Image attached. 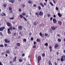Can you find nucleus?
Returning <instances> with one entry per match:
<instances>
[{"label":"nucleus","mask_w":65,"mask_h":65,"mask_svg":"<svg viewBox=\"0 0 65 65\" xmlns=\"http://www.w3.org/2000/svg\"><path fill=\"white\" fill-rule=\"evenodd\" d=\"M7 25L8 27H11V26H12V25L11 24V23L10 22H7Z\"/></svg>","instance_id":"6"},{"label":"nucleus","mask_w":65,"mask_h":65,"mask_svg":"<svg viewBox=\"0 0 65 65\" xmlns=\"http://www.w3.org/2000/svg\"><path fill=\"white\" fill-rule=\"evenodd\" d=\"M22 57H24L25 56V54L24 53L22 54Z\"/></svg>","instance_id":"51"},{"label":"nucleus","mask_w":65,"mask_h":65,"mask_svg":"<svg viewBox=\"0 0 65 65\" xmlns=\"http://www.w3.org/2000/svg\"><path fill=\"white\" fill-rule=\"evenodd\" d=\"M19 12H21V11H22V10L21 9H19Z\"/></svg>","instance_id":"46"},{"label":"nucleus","mask_w":65,"mask_h":65,"mask_svg":"<svg viewBox=\"0 0 65 65\" xmlns=\"http://www.w3.org/2000/svg\"><path fill=\"white\" fill-rule=\"evenodd\" d=\"M14 18L13 17H12L10 18L9 19L10 20H14Z\"/></svg>","instance_id":"30"},{"label":"nucleus","mask_w":65,"mask_h":65,"mask_svg":"<svg viewBox=\"0 0 65 65\" xmlns=\"http://www.w3.org/2000/svg\"><path fill=\"white\" fill-rule=\"evenodd\" d=\"M53 17L54 18H56V15L55 14H54L53 15Z\"/></svg>","instance_id":"56"},{"label":"nucleus","mask_w":65,"mask_h":65,"mask_svg":"<svg viewBox=\"0 0 65 65\" xmlns=\"http://www.w3.org/2000/svg\"><path fill=\"white\" fill-rule=\"evenodd\" d=\"M2 33L1 32H0V35H2Z\"/></svg>","instance_id":"61"},{"label":"nucleus","mask_w":65,"mask_h":65,"mask_svg":"<svg viewBox=\"0 0 65 65\" xmlns=\"http://www.w3.org/2000/svg\"><path fill=\"white\" fill-rule=\"evenodd\" d=\"M14 36H15V35L16 34V33H15L14 34Z\"/></svg>","instance_id":"64"},{"label":"nucleus","mask_w":65,"mask_h":65,"mask_svg":"<svg viewBox=\"0 0 65 65\" xmlns=\"http://www.w3.org/2000/svg\"><path fill=\"white\" fill-rule=\"evenodd\" d=\"M57 36H58V37H60V34H58L57 35Z\"/></svg>","instance_id":"58"},{"label":"nucleus","mask_w":65,"mask_h":65,"mask_svg":"<svg viewBox=\"0 0 65 65\" xmlns=\"http://www.w3.org/2000/svg\"><path fill=\"white\" fill-rule=\"evenodd\" d=\"M13 29L14 30H15L16 28H15V27H13Z\"/></svg>","instance_id":"52"},{"label":"nucleus","mask_w":65,"mask_h":65,"mask_svg":"<svg viewBox=\"0 0 65 65\" xmlns=\"http://www.w3.org/2000/svg\"><path fill=\"white\" fill-rule=\"evenodd\" d=\"M0 47H4V46L3 44H1L0 45Z\"/></svg>","instance_id":"37"},{"label":"nucleus","mask_w":65,"mask_h":65,"mask_svg":"<svg viewBox=\"0 0 65 65\" xmlns=\"http://www.w3.org/2000/svg\"><path fill=\"white\" fill-rule=\"evenodd\" d=\"M36 7V5L35 4H34V6H33V7Z\"/></svg>","instance_id":"49"},{"label":"nucleus","mask_w":65,"mask_h":65,"mask_svg":"<svg viewBox=\"0 0 65 65\" xmlns=\"http://www.w3.org/2000/svg\"><path fill=\"white\" fill-rule=\"evenodd\" d=\"M35 14L36 15H37V17H39V15H40L42 16V15H43V12L40 11L39 13V14H38V13L37 12H36L35 13Z\"/></svg>","instance_id":"1"},{"label":"nucleus","mask_w":65,"mask_h":65,"mask_svg":"<svg viewBox=\"0 0 65 65\" xmlns=\"http://www.w3.org/2000/svg\"><path fill=\"white\" fill-rule=\"evenodd\" d=\"M50 4L51 5H52V6H54V4H53V3H52V2H50Z\"/></svg>","instance_id":"35"},{"label":"nucleus","mask_w":65,"mask_h":65,"mask_svg":"<svg viewBox=\"0 0 65 65\" xmlns=\"http://www.w3.org/2000/svg\"><path fill=\"white\" fill-rule=\"evenodd\" d=\"M24 61H26V58H24Z\"/></svg>","instance_id":"63"},{"label":"nucleus","mask_w":65,"mask_h":65,"mask_svg":"<svg viewBox=\"0 0 65 65\" xmlns=\"http://www.w3.org/2000/svg\"><path fill=\"white\" fill-rule=\"evenodd\" d=\"M52 21L53 22V23L54 24H56L57 22V20H56V19L55 18H54L53 19Z\"/></svg>","instance_id":"10"},{"label":"nucleus","mask_w":65,"mask_h":65,"mask_svg":"<svg viewBox=\"0 0 65 65\" xmlns=\"http://www.w3.org/2000/svg\"><path fill=\"white\" fill-rule=\"evenodd\" d=\"M22 7L23 8L25 7V5L24 4H22Z\"/></svg>","instance_id":"36"},{"label":"nucleus","mask_w":65,"mask_h":65,"mask_svg":"<svg viewBox=\"0 0 65 65\" xmlns=\"http://www.w3.org/2000/svg\"><path fill=\"white\" fill-rule=\"evenodd\" d=\"M3 6L4 7H6L7 6V5H6V3L3 4Z\"/></svg>","instance_id":"18"},{"label":"nucleus","mask_w":65,"mask_h":65,"mask_svg":"<svg viewBox=\"0 0 65 65\" xmlns=\"http://www.w3.org/2000/svg\"><path fill=\"white\" fill-rule=\"evenodd\" d=\"M6 52L7 54H10V51H9V50H7Z\"/></svg>","instance_id":"26"},{"label":"nucleus","mask_w":65,"mask_h":65,"mask_svg":"<svg viewBox=\"0 0 65 65\" xmlns=\"http://www.w3.org/2000/svg\"><path fill=\"white\" fill-rule=\"evenodd\" d=\"M1 15L2 16H6V14H5V13H3V12H2V13H1Z\"/></svg>","instance_id":"12"},{"label":"nucleus","mask_w":65,"mask_h":65,"mask_svg":"<svg viewBox=\"0 0 65 65\" xmlns=\"http://www.w3.org/2000/svg\"><path fill=\"white\" fill-rule=\"evenodd\" d=\"M9 29L11 31L12 30V27H10L9 28Z\"/></svg>","instance_id":"29"},{"label":"nucleus","mask_w":65,"mask_h":65,"mask_svg":"<svg viewBox=\"0 0 65 65\" xmlns=\"http://www.w3.org/2000/svg\"><path fill=\"white\" fill-rule=\"evenodd\" d=\"M37 24H38V22L37 21H35L34 22V25H35V26H36L37 25Z\"/></svg>","instance_id":"20"},{"label":"nucleus","mask_w":65,"mask_h":65,"mask_svg":"<svg viewBox=\"0 0 65 65\" xmlns=\"http://www.w3.org/2000/svg\"><path fill=\"white\" fill-rule=\"evenodd\" d=\"M45 36H47V35H48V37L50 36V35L48 34H46V33H45Z\"/></svg>","instance_id":"34"},{"label":"nucleus","mask_w":65,"mask_h":65,"mask_svg":"<svg viewBox=\"0 0 65 65\" xmlns=\"http://www.w3.org/2000/svg\"><path fill=\"white\" fill-rule=\"evenodd\" d=\"M57 61H60V59L59 58H58L57 59Z\"/></svg>","instance_id":"62"},{"label":"nucleus","mask_w":65,"mask_h":65,"mask_svg":"<svg viewBox=\"0 0 65 65\" xmlns=\"http://www.w3.org/2000/svg\"><path fill=\"white\" fill-rule=\"evenodd\" d=\"M50 31L51 33H53V31H52L51 29H50Z\"/></svg>","instance_id":"60"},{"label":"nucleus","mask_w":65,"mask_h":65,"mask_svg":"<svg viewBox=\"0 0 65 65\" xmlns=\"http://www.w3.org/2000/svg\"><path fill=\"white\" fill-rule=\"evenodd\" d=\"M44 45L46 46H48V44L47 43H46L44 44Z\"/></svg>","instance_id":"32"},{"label":"nucleus","mask_w":65,"mask_h":65,"mask_svg":"<svg viewBox=\"0 0 65 65\" xmlns=\"http://www.w3.org/2000/svg\"><path fill=\"white\" fill-rule=\"evenodd\" d=\"M31 40H33V38L31 37Z\"/></svg>","instance_id":"54"},{"label":"nucleus","mask_w":65,"mask_h":65,"mask_svg":"<svg viewBox=\"0 0 65 65\" xmlns=\"http://www.w3.org/2000/svg\"><path fill=\"white\" fill-rule=\"evenodd\" d=\"M8 33L9 34H11V31H10V29H8Z\"/></svg>","instance_id":"16"},{"label":"nucleus","mask_w":65,"mask_h":65,"mask_svg":"<svg viewBox=\"0 0 65 65\" xmlns=\"http://www.w3.org/2000/svg\"><path fill=\"white\" fill-rule=\"evenodd\" d=\"M5 52H4V53H2L1 54L2 55H4V53Z\"/></svg>","instance_id":"53"},{"label":"nucleus","mask_w":65,"mask_h":65,"mask_svg":"<svg viewBox=\"0 0 65 65\" xmlns=\"http://www.w3.org/2000/svg\"><path fill=\"white\" fill-rule=\"evenodd\" d=\"M56 28H56V27H55V26H53L51 27V29L53 31H54V30H55L56 29Z\"/></svg>","instance_id":"5"},{"label":"nucleus","mask_w":65,"mask_h":65,"mask_svg":"<svg viewBox=\"0 0 65 65\" xmlns=\"http://www.w3.org/2000/svg\"><path fill=\"white\" fill-rule=\"evenodd\" d=\"M20 18H24V20H25V21H27V19H26V18H25V17H23V15H20Z\"/></svg>","instance_id":"7"},{"label":"nucleus","mask_w":65,"mask_h":65,"mask_svg":"<svg viewBox=\"0 0 65 65\" xmlns=\"http://www.w3.org/2000/svg\"><path fill=\"white\" fill-rule=\"evenodd\" d=\"M36 45H34L32 46V47H33V48H36Z\"/></svg>","instance_id":"38"},{"label":"nucleus","mask_w":65,"mask_h":65,"mask_svg":"<svg viewBox=\"0 0 65 65\" xmlns=\"http://www.w3.org/2000/svg\"><path fill=\"white\" fill-rule=\"evenodd\" d=\"M50 14H47V17H50Z\"/></svg>","instance_id":"45"},{"label":"nucleus","mask_w":65,"mask_h":65,"mask_svg":"<svg viewBox=\"0 0 65 65\" xmlns=\"http://www.w3.org/2000/svg\"><path fill=\"white\" fill-rule=\"evenodd\" d=\"M36 44V41H34V44Z\"/></svg>","instance_id":"50"},{"label":"nucleus","mask_w":65,"mask_h":65,"mask_svg":"<svg viewBox=\"0 0 65 65\" xmlns=\"http://www.w3.org/2000/svg\"><path fill=\"white\" fill-rule=\"evenodd\" d=\"M59 45H58V44L56 43L55 44V45L54 47L56 49V48H58V47H59Z\"/></svg>","instance_id":"8"},{"label":"nucleus","mask_w":65,"mask_h":65,"mask_svg":"<svg viewBox=\"0 0 65 65\" xmlns=\"http://www.w3.org/2000/svg\"><path fill=\"white\" fill-rule=\"evenodd\" d=\"M59 52H56V54H57V55H59Z\"/></svg>","instance_id":"57"},{"label":"nucleus","mask_w":65,"mask_h":65,"mask_svg":"<svg viewBox=\"0 0 65 65\" xmlns=\"http://www.w3.org/2000/svg\"><path fill=\"white\" fill-rule=\"evenodd\" d=\"M56 10H58V7H56Z\"/></svg>","instance_id":"55"},{"label":"nucleus","mask_w":65,"mask_h":65,"mask_svg":"<svg viewBox=\"0 0 65 65\" xmlns=\"http://www.w3.org/2000/svg\"><path fill=\"white\" fill-rule=\"evenodd\" d=\"M61 62H63L65 61V55H63L61 57L60 59Z\"/></svg>","instance_id":"2"},{"label":"nucleus","mask_w":65,"mask_h":65,"mask_svg":"<svg viewBox=\"0 0 65 65\" xmlns=\"http://www.w3.org/2000/svg\"><path fill=\"white\" fill-rule=\"evenodd\" d=\"M58 23H59V25H61L62 24V22L60 21H58Z\"/></svg>","instance_id":"17"},{"label":"nucleus","mask_w":65,"mask_h":65,"mask_svg":"<svg viewBox=\"0 0 65 65\" xmlns=\"http://www.w3.org/2000/svg\"><path fill=\"white\" fill-rule=\"evenodd\" d=\"M8 8L10 11V13H12L13 11L12 10V8H11V6H9Z\"/></svg>","instance_id":"3"},{"label":"nucleus","mask_w":65,"mask_h":65,"mask_svg":"<svg viewBox=\"0 0 65 65\" xmlns=\"http://www.w3.org/2000/svg\"><path fill=\"white\" fill-rule=\"evenodd\" d=\"M53 19V17H51L50 18V21H52V20Z\"/></svg>","instance_id":"48"},{"label":"nucleus","mask_w":65,"mask_h":65,"mask_svg":"<svg viewBox=\"0 0 65 65\" xmlns=\"http://www.w3.org/2000/svg\"><path fill=\"white\" fill-rule=\"evenodd\" d=\"M28 4H31L32 3V1L29 0L28 1Z\"/></svg>","instance_id":"27"},{"label":"nucleus","mask_w":65,"mask_h":65,"mask_svg":"<svg viewBox=\"0 0 65 65\" xmlns=\"http://www.w3.org/2000/svg\"><path fill=\"white\" fill-rule=\"evenodd\" d=\"M5 47H7V44H5Z\"/></svg>","instance_id":"44"},{"label":"nucleus","mask_w":65,"mask_h":65,"mask_svg":"<svg viewBox=\"0 0 65 65\" xmlns=\"http://www.w3.org/2000/svg\"><path fill=\"white\" fill-rule=\"evenodd\" d=\"M44 37V34H43L42 35V37L43 38V37Z\"/></svg>","instance_id":"59"},{"label":"nucleus","mask_w":65,"mask_h":65,"mask_svg":"<svg viewBox=\"0 0 65 65\" xmlns=\"http://www.w3.org/2000/svg\"><path fill=\"white\" fill-rule=\"evenodd\" d=\"M49 48L50 52H52V47L51 46H50Z\"/></svg>","instance_id":"13"},{"label":"nucleus","mask_w":65,"mask_h":65,"mask_svg":"<svg viewBox=\"0 0 65 65\" xmlns=\"http://www.w3.org/2000/svg\"><path fill=\"white\" fill-rule=\"evenodd\" d=\"M19 61L20 63H21V62H22V61H23V60H22V59L20 58L19 59Z\"/></svg>","instance_id":"25"},{"label":"nucleus","mask_w":65,"mask_h":65,"mask_svg":"<svg viewBox=\"0 0 65 65\" xmlns=\"http://www.w3.org/2000/svg\"><path fill=\"white\" fill-rule=\"evenodd\" d=\"M29 36H31L32 35V33L31 32H30L29 35Z\"/></svg>","instance_id":"47"},{"label":"nucleus","mask_w":65,"mask_h":65,"mask_svg":"<svg viewBox=\"0 0 65 65\" xmlns=\"http://www.w3.org/2000/svg\"><path fill=\"white\" fill-rule=\"evenodd\" d=\"M58 15L59 17H62V14L59 13H58Z\"/></svg>","instance_id":"22"},{"label":"nucleus","mask_w":65,"mask_h":65,"mask_svg":"<svg viewBox=\"0 0 65 65\" xmlns=\"http://www.w3.org/2000/svg\"><path fill=\"white\" fill-rule=\"evenodd\" d=\"M38 8H39V10H41V7L40 6H38Z\"/></svg>","instance_id":"41"},{"label":"nucleus","mask_w":65,"mask_h":65,"mask_svg":"<svg viewBox=\"0 0 65 65\" xmlns=\"http://www.w3.org/2000/svg\"><path fill=\"white\" fill-rule=\"evenodd\" d=\"M57 41H59V42H61V40L60 39H58Z\"/></svg>","instance_id":"31"},{"label":"nucleus","mask_w":65,"mask_h":65,"mask_svg":"<svg viewBox=\"0 0 65 65\" xmlns=\"http://www.w3.org/2000/svg\"><path fill=\"white\" fill-rule=\"evenodd\" d=\"M5 41L6 43H9V41L7 40L6 39H5Z\"/></svg>","instance_id":"19"},{"label":"nucleus","mask_w":65,"mask_h":65,"mask_svg":"<svg viewBox=\"0 0 65 65\" xmlns=\"http://www.w3.org/2000/svg\"><path fill=\"white\" fill-rule=\"evenodd\" d=\"M5 29V27H2L0 28V31H2L3 30Z\"/></svg>","instance_id":"9"},{"label":"nucleus","mask_w":65,"mask_h":65,"mask_svg":"<svg viewBox=\"0 0 65 65\" xmlns=\"http://www.w3.org/2000/svg\"><path fill=\"white\" fill-rule=\"evenodd\" d=\"M22 15H26V13H22Z\"/></svg>","instance_id":"43"},{"label":"nucleus","mask_w":65,"mask_h":65,"mask_svg":"<svg viewBox=\"0 0 65 65\" xmlns=\"http://www.w3.org/2000/svg\"><path fill=\"white\" fill-rule=\"evenodd\" d=\"M17 57L15 56L14 57V58L13 59V62H16V61H17Z\"/></svg>","instance_id":"14"},{"label":"nucleus","mask_w":65,"mask_h":65,"mask_svg":"<svg viewBox=\"0 0 65 65\" xmlns=\"http://www.w3.org/2000/svg\"><path fill=\"white\" fill-rule=\"evenodd\" d=\"M51 60H49L48 62V63H49V65H53L52 63H51Z\"/></svg>","instance_id":"21"},{"label":"nucleus","mask_w":65,"mask_h":65,"mask_svg":"<svg viewBox=\"0 0 65 65\" xmlns=\"http://www.w3.org/2000/svg\"><path fill=\"white\" fill-rule=\"evenodd\" d=\"M18 46H20L21 45V44L19 43H17L16 44Z\"/></svg>","instance_id":"24"},{"label":"nucleus","mask_w":65,"mask_h":65,"mask_svg":"<svg viewBox=\"0 0 65 65\" xmlns=\"http://www.w3.org/2000/svg\"><path fill=\"white\" fill-rule=\"evenodd\" d=\"M36 41L37 42H40V40L39 39H37L36 40Z\"/></svg>","instance_id":"28"},{"label":"nucleus","mask_w":65,"mask_h":65,"mask_svg":"<svg viewBox=\"0 0 65 65\" xmlns=\"http://www.w3.org/2000/svg\"><path fill=\"white\" fill-rule=\"evenodd\" d=\"M14 0H9V2H11V3H13L14 2Z\"/></svg>","instance_id":"15"},{"label":"nucleus","mask_w":65,"mask_h":65,"mask_svg":"<svg viewBox=\"0 0 65 65\" xmlns=\"http://www.w3.org/2000/svg\"><path fill=\"white\" fill-rule=\"evenodd\" d=\"M23 41L24 42H26V41H27V39H24L23 40Z\"/></svg>","instance_id":"33"},{"label":"nucleus","mask_w":65,"mask_h":65,"mask_svg":"<svg viewBox=\"0 0 65 65\" xmlns=\"http://www.w3.org/2000/svg\"><path fill=\"white\" fill-rule=\"evenodd\" d=\"M39 35L41 36H42V33H41V32H40L39 33Z\"/></svg>","instance_id":"39"},{"label":"nucleus","mask_w":65,"mask_h":65,"mask_svg":"<svg viewBox=\"0 0 65 65\" xmlns=\"http://www.w3.org/2000/svg\"><path fill=\"white\" fill-rule=\"evenodd\" d=\"M41 60V57L40 56H38V63H39L40 61Z\"/></svg>","instance_id":"4"},{"label":"nucleus","mask_w":65,"mask_h":65,"mask_svg":"<svg viewBox=\"0 0 65 65\" xmlns=\"http://www.w3.org/2000/svg\"><path fill=\"white\" fill-rule=\"evenodd\" d=\"M40 5H41V6L42 7H44V5H43V4L41 3H40Z\"/></svg>","instance_id":"23"},{"label":"nucleus","mask_w":65,"mask_h":65,"mask_svg":"<svg viewBox=\"0 0 65 65\" xmlns=\"http://www.w3.org/2000/svg\"><path fill=\"white\" fill-rule=\"evenodd\" d=\"M42 56L43 57H45V54L44 53H43L42 54Z\"/></svg>","instance_id":"40"},{"label":"nucleus","mask_w":65,"mask_h":65,"mask_svg":"<svg viewBox=\"0 0 65 65\" xmlns=\"http://www.w3.org/2000/svg\"><path fill=\"white\" fill-rule=\"evenodd\" d=\"M53 2L54 4H56V2L55 1V0H53Z\"/></svg>","instance_id":"42"},{"label":"nucleus","mask_w":65,"mask_h":65,"mask_svg":"<svg viewBox=\"0 0 65 65\" xmlns=\"http://www.w3.org/2000/svg\"><path fill=\"white\" fill-rule=\"evenodd\" d=\"M23 27L21 26H18V29L19 30H22V29H23Z\"/></svg>","instance_id":"11"}]
</instances>
